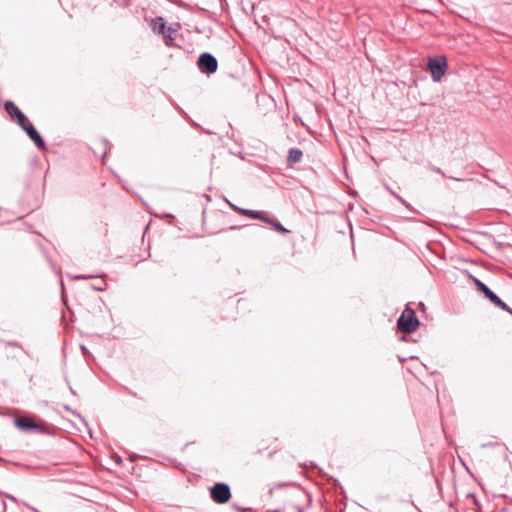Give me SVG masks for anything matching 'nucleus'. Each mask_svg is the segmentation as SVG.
I'll list each match as a JSON object with an SVG mask.
<instances>
[{"mask_svg": "<svg viewBox=\"0 0 512 512\" xmlns=\"http://www.w3.org/2000/svg\"><path fill=\"white\" fill-rule=\"evenodd\" d=\"M397 325L402 332H414L419 326V321L415 316L414 310L409 307L405 308L397 321Z\"/></svg>", "mask_w": 512, "mask_h": 512, "instance_id": "1", "label": "nucleus"}, {"mask_svg": "<svg viewBox=\"0 0 512 512\" xmlns=\"http://www.w3.org/2000/svg\"><path fill=\"white\" fill-rule=\"evenodd\" d=\"M210 496L218 504L227 503L231 498L230 487L225 483H216L210 489Z\"/></svg>", "mask_w": 512, "mask_h": 512, "instance_id": "2", "label": "nucleus"}, {"mask_svg": "<svg viewBox=\"0 0 512 512\" xmlns=\"http://www.w3.org/2000/svg\"><path fill=\"white\" fill-rule=\"evenodd\" d=\"M447 62L444 57L429 59L428 69L433 81L439 82L446 72Z\"/></svg>", "mask_w": 512, "mask_h": 512, "instance_id": "3", "label": "nucleus"}, {"mask_svg": "<svg viewBox=\"0 0 512 512\" xmlns=\"http://www.w3.org/2000/svg\"><path fill=\"white\" fill-rule=\"evenodd\" d=\"M198 67L202 73L212 74L216 72L218 63L216 58L210 53H202L198 58Z\"/></svg>", "mask_w": 512, "mask_h": 512, "instance_id": "4", "label": "nucleus"}, {"mask_svg": "<svg viewBox=\"0 0 512 512\" xmlns=\"http://www.w3.org/2000/svg\"><path fill=\"white\" fill-rule=\"evenodd\" d=\"M27 134L31 141L36 145V147L40 150L45 148V142L39 132L36 130L34 125L28 120H26L23 124H18Z\"/></svg>", "mask_w": 512, "mask_h": 512, "instance_id": "5", "label": "nucleus"}, {"mask_svg": "<svg viewBox=\"0 0 512 512\" xmlns=\"http://www.w3.org/2000/svg\"><path fill=\"white\" fill-rule=\"evenodd\" d=\"M4 109L17 124H23L25 122L26 115L12 101H6Z\"/></svg>", "mask_w": 512, "mask_h": 512, "instance_id": "6", "label": "nucleus"}, {"mask_svg": "<svg viewBox=\"0 0 512 512\" xmlns=\"http://www.w3.org/2000/svg\"><path fill=\"white\" fill-rule=\"evenodd\" d=\"M4 109L17 124H23L25 122L26 115L12 101H6Z\"/></svg>", "mask_w": 512, "mask_h": 512, "instance_id": "7", "label": "nucleus"}, {"mask_svg": "<svg viewBox=\"0 0 512 512\" xmlns=\"http://www.w3.org/2000/svg\"><path fill=\"white\" fill-rule=\"evenodd\" d=\"M15 426L23 431L38 429V425L28 417H18L15 419Z\"/></svg>", "mask_w": 512, "mask_h": 512, "instance_id": "8", "label": "nucleus"}, {"mask_svg": "<svg viewBox=\"0 0 512 512\" xmlns=\"http://www.w3.org/2000/svg\"><path fill=\"white\" fill-rule=\"evenodd\" d=\"M240 213L243 215H248L254 219H259L261 221L266 222L268 217L261 211H252V210H246V209H240Z\"/></svg>", "mask_w": 512, "mask_h": 512, "instance_id": "9", "label": "nucleus"}, {"mask_svg": "<svg viewBox=\"0 0 512 512\" xmlns=\"http://www.w3.org/2000/svg\"><path fill=\"white\" fill-rule=\"evenodd\" d=\"M302 155H303V153H302V151L300 149H298V148H291L289 150V154H288V161L290 163H292V164L293 163H297V162H299L301 160Z\"/></svg>", "mask_w": 512, "mask_h": 512, "instance_id": "10", "label": "nucleus"}, {"mask_svg": "<svg viewBox=\"0 0 512 512\" xmlns=\"http://www.w3.org/2000/svg\"><path fill=\"white\" fill-rule=\"evenodd\" d=\"M493 304L512 315V309L507 306L496 294L489 299Z\"/></svg>", "mask_w": 512, "mask_h": 512, "instance_id": "11", "label": "nucleus"}, {"mask_svg": "<svg viewBox=\"0 0 512 512\" xmlns=\"http://www.w3.org/2000/svg\"><path fill=\"white\" fill-rule=\"evenodd\" d=\"M266 223L270 224L271 226H273V228L280 232V233H288V230L286 228H284L277 220L275 219H272V218H269L266 220Z\"/></svg>", "mask_w": 512, "mask_h": 512, "instance_id": "12", "label": "nucleus"}, {"mask_svg": "<svg viewBox=\"0 0 512 512\" xmlns=\"http://www.w3.org/2000/svg\"><path fill=\"white\" fill-rule=\"evenodd\" d=\"M473 281L477 287V289L482 292L483 294L486 293L488 291V287L483 283L481 282L480 280L476 279V278H473Z\"/></svg>", "mask_w": 512, "mask_h": 512, "instance_id": "13", "label": "nucleus"}, {"mask_svg": "<svg viewBox=\"0 0 512 512\" xmlns=\"http://www.w3.org/2000/svg\"><path fill=\"white\" fill-rule=\"evenodd\" d=\"M61 300L64 302V279L60 277Z\"/></svg>", "mask_w": 512, "mask_h": 512, "instance_id": "14", "label": "nucleus"}, {"mask_svg": "<svg viewBox=\"0 0 512 512\" xmlns=\"http://www.w3.org/2000/svg\"><path fill=\"white\" fill-rule=\"evenodd\" d=\"M6 511V502L0 498V512Z\"/></svg>", "mask_w": 512, "mask_h": 512, "instance_id": "15", "label": "nucleus"}, {"mask_svg": "<svg viewBox=\"0 0 512 512\" xmlns=\"http://www.w3.org/2000/svg\"><path fill=\"white\" fill-rule=\"evenodd\" d=\"M100 282H101V285H100V286H93V288H94L95 290H97V291H102V290H104V288H105V282H104V280H101Z\"/></svg>", "mask_w": 512, "mask_h": 512, "instance_id": "16", "label": "nucleus"}, {"mask_svg": "<svg viewBox=\"0 0 512 512\" xmlns=\"http://www.w3.org/2000/svg\"><path fill=\"white\" fill-rule=\"evenodd\" d=\"M495 293H493L490 289L486 293H484L485 297L490 299L491 296H494Z\"/></svg>", "mask_w": 512, "mask_h": 512, "instance_id": "17", "label": "nucleus"}, {"mask_svg": "<svg viewBox=\"0 0 512 512\" xmlns=\"http://www.w3.org/2000/svg\"><path fill=\"white\" fill-rule=\"evenodd\" d=\"M164 28H165V24L161 23V25L159 26V32L163 33Z\"/></svg>", "mask_w": 512, "mask_h": 512, "instance_id": "18", "label": "nucleus"}, {"mask_svg": "<svg viewBox=\"0 0 512 512\" xmlns=\"http://www.w3.org/2000/svg\"><path fill=\"white\" fill-rule=\"evenodd\" d=\"M64 321V309L61 310V322Z\"/></svg>", "mask_w": 512, "mask_h": 512, "instance_id": "19", "label": "nucleus"}, {"mask_svg": "<svg viewBox=\"0 0 512 512\" xmlns=\"http://www.w3.org/2000/svg\"><path fill=\"white\" fill-rule=\"evenodd\" d=\"M232 208H234L235 210L239 211L240 212V209L235 207V205H232Z\"/></svg>", "mask_w": 512, "mask_h": 512, "instance_id": "20", "label": "nucleus"}, {"mask_svg": "<svg viewBox=\"0 0 512 512\" xmlns=\"http://www.w3.org/2000/svg\"><path fill=\"white\" fill-rule=\"evenodd\" d=\"M65 431H66V432H69V430H68V426H67V425H66Z\"/></svg>", "mask_w": 512, "mask_h": 512, "instance_id": "21", "label": "nucleus"}, {"mask_svg": "<svg viewBox=\"0 0 512 512\" xmlns=\"http://www.w3.org/2000/svg\"><path fill=\"white\" fill-rule=\"evenodd\" d=\"M32 509H33V511H35V512H39V511H38L37 509H35V508H32Z\"/></svg>", "mask_w": 512, "mask_h": 512, "instance_id": "22", "label": "nucleus"}]
</instances>
